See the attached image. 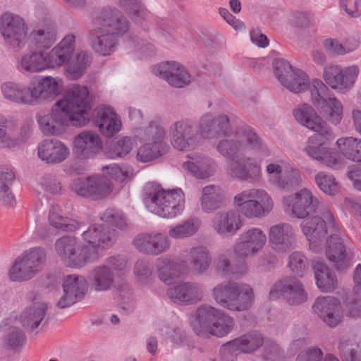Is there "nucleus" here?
I'll return each mask as SVG.
<instances>
[{"mask_svg":"<svg viewBox=\"0 0 361 361\" xmlns=\"http://www.w3.org/2000/svg\"><path fill=\"white\" fill-rule=\"evenodd\" d=\"M62 80L51 76L39 80L30 85L31 106L39 104L42 101L54 98L61 91Z\"/></svg>","mask_w":361,"mask_h":361,"instance_id":"a878e982","label":"nucleus"},{"mask_svg":"<svg viewBox=\"0 0 361 361\" xmlns=\"http://www.w3.org/2000/svg\"><path fill=\"white\" fill-rule=\"evenodd\" d=\"M82 235V238L91 245L90 247L94 249L98 247H111L118 239V233L114 229L96 224L90 225Z\"/></svg>","mask_w":361,"mask_h":361,"instance_id":"393cba45","label":"nucleus"},{"mask_svg":"<svg viewBox=\"0 0 361 361\" xmlns=\"http://www.w3.org/2000/svg\"><path fill=\"white\" fill-rule=\"evenodd\" d=\"M272 65L275 76L290 91L299 93L308 88L309 78L302 70L293 69L290 63L283 59H274Z\"/></svg>","mask_w":361,"mask_h":361,"instance_id":"ddd939ff","label":"nucleus"},{"mask_svg":"<svg viewBox=\"0 0 361 361\" xmlns=\"http://www.w3.org/2000/svg\"><path fill=\"white\" fill-rule=\"evenodd\" d=\"M78 243V240L76 238L70 235L62 236L56 240L55 243L56 252L63 262H66Z\"/></svg>","mask_w":361,"mask_h":361,"instance_id":"e2e57ef3","label":"nucleus"},{"mask_svg":"<svg viewBox=\"0 0 361 361\" xmlns=\"http://www.w3.org/2000/svg\"><path fill=\"white\" fill-rule=\"evenodd\" d=\"M293 116L301 125L317 133L309 137L305 149L306 153L326 166L338 169L341 165L339 159L329 148L324 147L334 138L332 129L327 123L307 104L295 109Z\"/></svg>","mask_w":361,"mask_h":361,"instance_id":"7ed1b4c3","label":"nucleus"},{"mask_svg":"<svg viewBox=\"0 0 361 361\" xmlns=\"http://www.w3.org/2000/svg\"><path fill=\"white\" fill-rule=\"evenodd\" d=\"M198 128L204 137H219L231 132L230 120L228 116L224 114L214 117L212 114L207 113L200 118Z\"/></svg>","mask_w":361,"mask_h":361,"instance_id":"b1692460","label":"nucleus"},{"mask_svg":"<svg viewBox=\"0 0 361 361\" xmlns=\"http://www.w3.org/2000/svg\"><path fill=\"white\" fill-rule=\"evenodd\" d=\"M308 259L300 252H294L289 256L288 267L291 271L302 277L308 268Z\"/></svg>","mask_w":361,"mask_h":361,"instance_id":"69168bd1","label":"nucleus"},{"mask_svg":"<svg viewBox=\"0 0 361 361\" xmlns=\"http://www.w3.org/2000/svg\"><path fill=\"white\" fill-rule=\"evenodd\" d=\"M243 137L246 140L244 145L239 137H233L221 140L217 146L218 152L224 158L232 161L235 159H245L243 152L248 148L255 153L267 154V148L261 139L250 128H245L242 133Z\"/></svg>","mask_w":361,"mask_h":361,"instance_id":"0eeeda50","label":"nucleus"},{"mask_svg":"<svg viewBox=\"0 0 361 361\" xmlns=\"http://www.w3.org/2000/svg\"><path fill=\"white\" fill-rule=\"evenodd\" d=\"M201 221L192 217L180 224L172 226L169 230V236L173 239H184L194 235L200 229Z\"/></svg>","mask_w":361,"mask_h":361,"instance_id":"8fccbe9b","label":"nucleus"},{"mask_svg":"<svg viewBox=\"0 0 361 361\" xmlns=\"http://www.w3.org/2000/svg\"><path fill=\"white\" fill-rule=\"evenodd\" d=\"M102 221L106 222L121 230L127 227L126 217L124 214L116 209H106L100 215Z\"/></svg>","mask_w":361,"mask_h":361,"instance_id":"0e129e2a","label":"nucleus"},{"mask_svg":"<svg viewBox=\"0 0 361 361\" xmlns=\"http://www.w3.org/2000/svg\"><path fill=\"white\" fill-rule=\"evenodd\" d=\"M75 42V35H68L47 54L50 67L67 64L66 72L72 80L80 78L90 64V57L84 51H79L73 57Z\"/></svg>","mask_w":361,"mask_h":361,"instance_id":"39448f33","label":"nucleus"},{"mask_svg":"<svg viewBox=\"0 0 361 361\" xmlns=\"http://www.w3.org/2000/svg\"><path fill=\"white\" fill-rule=\"evenodd\" d=\"M319 216L303 221L302 231L311 243H317L325 239L328 228L331 232H337L338 227L332 212L326 205L319 208Z\"/></svg>","mask_w":361,"mask_h":361,"instance_id":"9b49d317","label":"nucleus"},{"mask_svg":"<svg viewBox=\"0 0 361 361\" xmlns=\"http://www.w3.org/2000/svg\"><path fill=\"white\" fill-rule=\"evenodd\" d=\"M8 274L13 281L17 282L28 281L37 275L20 256L15 259Z\"/></svg>","mask_w":361,"mask_h":361,"instance_id":"4d7b16f0","label":"nucleus"},{"mask_svg":"<svg viewBox=\"0 0 361 361\" xmlns=\"http://www.w3.org/2000/svg\"><path fill=\"white\" fill-rule=\"evenodd\" d=\"M47 309V305L42 302L34 303L25 309L20 315L23 326L27 331L37 329L44 319Z\"/></svg>","mask_w":361,"mask_h":361,"instance_id":"4c0bfd02","label":"nucleus"},{"mask_svg":"<svg viewBox=\"0 0 361 361\" xmlns=\"http://www.w3.org/2000/svg\"><path fill=\"white\" fill-rule=\"evenodd\" d=\"M26 337L23 331L17 326H9L5 331L3 338L4 347L11 351L17 352L24 345Z\"/></svg>","mask_w":361,"mask_h":361,"instance_id":"6e6d98bb","label":"nucleus"},{"mask_svg":"<svg viewBox=\"0 0 361 361\" xmlns=\"http://www.w3.org/2000/svg\"><path fill=\"white\" fill-rule=\"evenodd\" d=\"M157 269L159 279L167 285L172 284L181 274L179 264L167 257L158 259Z\"/></svg>","mask_w":361,"mask_h":361,"instance_id":"09e8293b","label":"nucleus"},{"mask_svg":"<svg viewBox=\"0 0 361 361\" xmlns=\"http://www.w3.org/2000/svg\"><path fill=\"white\" fill-rule=\"evenodd\" d=\"M269 238L271 247L280 252H286L291 250L295 242L293 227L285 223L272 226L269 228Z\"/></svg>","mask_w":361,"mask_h":361,"instance_id":"bb28decb","label":"nucleus"},{"mask_svg":"<svg viewBox=\"0 0 361 361\" xmlns=\"http://www.w3.org/2000/svg\"><path fill=\"white\" fill-rule=\"evenodd\" d=\"M1 90L6 99L18 104L31 105L30 85L6 82L1 85Z\"/></svg>","mask_w":361,"mask_h":361,"instance_id":"e433bc0d","label":"nucleus"},{"mask_svg":"<svg viewBox=\"0 0 361 361\" xmlns=\"http://www.w3.org/2000/svg\"><path fill=\"white\" fill-rule=\"evenodd\" d=\"M30 43L37 49L44 50L49 49L57 39V30L54 23L45 18L39 21L30 32Z\"/></svg>","mask_w":361,"mask_h":361,"instance_id":"5701e85b","label":"nucleus"},{"mask_svg":"<svg viewBox=\"0 0 361 361\" xmlns=\"http://www.w3.org/2000/svg\"><path fill=\"white\" fill-rule=\"evenodd\" d=\"M281 189L290 190L299 185L300 175L298 171L293 169L284 171L279 177L273 180Z\"/></svg>","mask_w":361,"mask_h":361,"instance_id":"680f3d73","label":"nucleus"},{"mask_svg":"<svg viewBox=\"0 0 361 361\" xmlns=\"http://www.w3.org/2000/svg\"><path fill=\"white\" fill-rule=\"evenodd\" d=\"M94 116L96 126L106 137H112L121 130V121L112 109L100 107L97 109Z\"/></svg>","mask_w":361,"mask_h":361,"instance_id":"7c9ffc66","label":"nucleus"},{"mask_svg":"<svg viewBox=\"0 0 361 361\" xmlns=\"http://www.w3.org/2000/svg\"><path fill=\"white\" fill-rule=\"evenodd\" d=\"M93 116L91 99L86 87L74 85L48 111L37 114L39 128L45 135H59L68 126L87 124Z\"/></svg>","mask_w":361,"mask_h":361,"instance_id":"f257e3e1","label":"nucleus"},{"mask_svg":"<svg viewBox=\"0 0 361 361\" xmlns=\"http://www.w3.org/2000/svg\"><path fill=\"white\" fill-rule=\"evenodd\" d=\"M312 309L330 327H335L342 322L343 308L340 301L334 297H318L312 305Z\"/></svg>","mask_w":361,"mask_h":361,"instance_id":"6ab92c4d","label":"nucleus"},{"mask_svg":"<svg viewBox=\"0 0 361 361\" xmlns=\"http://www.w3.org/2000/svg\"><path fill=\"white\" fill-rule=\"evenodd\" d=\"M49 222L53 227L63 231H74L79 228V224L74 219L64 217L61 208L52 205L49 210Z\"/></svg>","mask_w":361,"mask_h":361,"instance_id":"3c124183","label":"nucleus"},{"mask_svg":"<svg viewBox=\"0 0 361 361\" xmlns=\"http://www.w3.org/2000/svg\"><path fill=\"white\" fill-rule=\"evenodd\" d=\"M15 178L16 175L12 167H0V202L4 205L13 206L15 202L14 195L10 189Z\"/></svg>","mask_w":361,"mask_h":361,"instance_id":"a19ab883","label":"nucleus"},{"mask_svg":"<svg viewBox=\"0 0 361 361\" xmlns=\"http://www.w3.org/2000/svg\"><path fill=\"white\" fill-rule=\"evenodd\" d=\"M317 287L322 292H331L337 287V278L326 265L320 262L312 264Z\"/></svg>","mask_w":361,"mask_h":361,"instance_id":"58836bf2","label":"nucleus"},{"mask_svg":"<svg viewBox=\"0 0 361 361\" xmlns=\"http://www.w3.org/2000/svg\"><path fill=\"white\" fill-rule=\"evenodd\" d=\"M234 322L231 317L219 310L218 317L214 319L207 333L218 337L227 335L233 328Z\"/></svg>","mask_w":361,"mask_h":361,"instance_id":"bf43d9fd","label":"nucleus"},{"mask_svg":"<svg viewBox=\"0 0 361 361\" xmlns=\"http://www.w3.org/2000/svg\"><path fill=\"white\" fill-rule=\"evenodd\" d=\"M358 72L356 66L343 68L337 65H329L324 68L323 78L332 89L345 93L353 86Z\"/></svg>","mask_w":361,"mask_h":361,"instance_id":"dca6fc26","label":"nucleus"},{"mask_svg":"<svg viewBox=\"0 0 361 361\" xmlns=\"http://www.w3.org/2000/svg\"><path fill=\"white\" fill-rule=\"evenodd\" d=\"M336 145L341 154L353 162H361V139L344 137L337 140Z\"/></svg>","mask_w":361,"mask_h":361,"instance_id":"a18cd8bd","label":"nucleus"},{"mask_svg":"<svg viewBox=\"0 0 361 361\" xmlns=\"http://www.w3.org/2000/svg\"><path fill=\"white\" fill-rule=\"evenodd\" d=\"M188 158L183 166L196 178L204 179L213 174L214 162L211 158L197 154L188 155Z\"/></svg>","mask_w":361,"mask_h":361,"instance_id":"f704fd0d","label":"nucleus"},{"mask_svg":"<svg viewBox=\"0 0 361 361\" xmlns=\"http://www.w3.org/2000/svg\"><path fill=\"white\" fill-rule=\"evenodd\" d=\"M96 257L97 251L94 247L81 245L78 242L64 264L71 268H82Z\"/></svg>","mask_w":361,"mask_h":361,"instance_id":"ea45409f","label":"nucleus"},{"mask_svg":"<svg viewBox=\"0 0 361 361\" xmlns=\"http://www.w3.org/2000/svg\"><path fill=\"white\" fill-rule=\"evenodd\" d=\"M333 232L329 238L328 247L326 251L327 258L335 264L336 269L339 271H345L350 266L346 259L345 246L341 237Z\"/></svg>","mask_w":361,"mask_h":361,"instance_id":"2f4dec72","label":"nucleus"},{"mask_svg":"<svg viewBox=\"0 0 361 361\" xmlns=\"http://www.w3.org/2000/svg\"><path fill=\"white\" fill-rule=\"evenodd\" d=\"M117 273L113 272L104 264L95 267L91 274L92 286L97 291H105L115 283Z\"/></svg>","mask_w":361,"mask_h":361,"instance_id":"c03bdc74","label":"nucleus"},{"mask_svg":"<svg viewBox=\"0 0 361 361\" xmlns=\"http://www.w3.org/2000/svg\"><path fill=\"white\" fill-rule=\"evenodd\" d=\"M20 256L36 274L42 270L47 260L46 251L42 247L30 248L24 251Z\"/></svg>","mask_w":361,"mask_h":361,"instance_id":"603ef678","label":"nucleus"},{"mask_svg":"<svg viewBox=\"0 0 361 361\" xmlns=\"http://www.w3.org/2000/svg\"><path fill=\"white\" fill-rule=\"evenodd\" d=\"M63 289L82 300L87 290V282L82 276L67 275L64 278Z\"/></svg>","mask_w":361,"mask_h":361,"instance_id":"5fc2aeb1","label":"nucleus"},{"mask_svg":"<svg viewBox=\"0 0 361 361\" xmlns=\"http://www.w3.org/2000/svg\"><path fill=\"white\" fill-rule=\"evenodd\" d=\"M264 343V338L257 331H252L221 345L220 355L224 361H234L241 353H249L257 350Z\"/></svg>","mask_w":361,"mask_h":361,"instance_id":"4468645a","label":"nucleus"},{"mask_svg":"<svg viewBox=\"0 0 361 361\" xmlns=\"http://www.w3.org/2000/svg\"><path fill=\"white\" fill-rule=\"evenodd\" d=\"M219 310L207 305L200 306L195 313V319L192 322L194 332L198 336H204L208 332L214 319L218 317Z\"/></svg>","mask_w":361,"mask_h":361,"instance_id":"c9c22d12","label":"nucleus"},{"mask_svg":"<svg viewBox=\"0 0 361 361\" xmlns=\"http://www.w3.org/2000/svg\"><path fill=\"white\" fill-rule=\"evenodd\" d=\"M118 6L135 21L145 20L148 11L139 0H118Z\"/></svg>","mask_w":361,"mask_h":361,"instance_id":"13d9d810","label":"nucleus"},{"mask_svg":"<svg viewBox=\"0 0 361 361\" xmlns=\"http://www.w3.org/2000/svg\"><path fill=\"white\" fill-rule=\"evenodd\" d=\"M188 261L190 266V269L195 274H203L209 268L211 257L208 250L204 247H195L190 250Z\"/></svg>","mask_w":361,"mask_h":361,"instance_id":"37998d69","label":"nucleus"},{"mask_svg":"<svg viewBox=\"0 0 361 361\" xmlns=\"http://www.w3.org/2000/svg\"><path fill=\"white\" fill-rule=\"evenodd\" d=\"M167 295L174 302L195 304L203 298V288L198 283L185 282L169 288Z\"/></svg>","mask_w":361,"mask_h":361,"instance_id":"c85d7f7f","label":"nucleus"},{"mask_svg":"<svg viewBox=\"0 0 361 361\" xmlns=\"http://www.w3.org/2000/svg\"><path fill=\"white\" fill-rule=\"evenodd\" d=\"M69 149L55 138L46 139L38 145L39 157L47 164H59L69 155Z\"/></svg>","mask_w":361,"mask_h":361,"instance_id":"c756f323","label":"nucleus"},{"mask_svg":"<svg viewBox=\"0 0 361 361\" xmlns=\"http://www.w3.org/2000/svg\"><path fill=\"white\" fill-rule=\"evenodd\" d=\"M212 223L213 228L221 235L234 234L242 226L240 215L234 211L216 213Z\"/></svg>","mask_w":361,"mask_h":361,"instance_id":"72a5a7b5","label":"nucleus"},{"mask_svg":"<svg viewBox=\"0 0 361 361\" xmlns=\"http://www.w3.org/2000/svg\"><path fill=\"white\" fill-rule=\"evenodd\" d=\"M279 295L292 305H300L307 299V293L302 283L292 277L284 278L275 284L269 292V298L276 299Z\"/></svg>","mask_w":361,"mask_h":361,"instance_id":"f3484780","label":"nucleus"},{"mask_svg":"<svg viewBox=\"0 0 361 361\" xmlns=\"http://www.w3.org/2000/svg\"><path fill=\"white\" fill-rule=\"evenodd\" d=\"M169 135L171 145L180 151L194 149L199 139L197 126L187 119L178 121L172 124L169 128Z\"/></svg>","mask_w":361,"mask_h":361,"instance_id":"2eb2a0df","label":"nucleus"},{"mask_svg":"<svg viewBox=\"0 0 361 361\" xmlns=\"http://www.w3.org/2000/svg\"><path fill=\"white\" fill-rule=\"evenodd\" d=\"M314 180L319 188L326 195H334L338 191V184L332 174L320 171L315 175Z\"/></svg>","mask_w":361,"mask_h":361,"instance_id":"052dcab7","label":"nucleus"},{"mask_svg":"<svg viewBox=\"0 0 361 361\" xmlns=\"http://www.w3.org/2000/svg\"><path fill=\"white\" fill-rule=\"evenodd\" d=\"M133 245L141 252L158 255L167 252L171 243L169 237L161 233H141L134 238Z\"/></svg>","mask_w":361,"mask_h":361,"instance_id":"4be33fe9","label":"nucleus"},{"mask_svg":"<svg viewBox=\"0 0 361 361\" xmlns=\"http://www.w3.org/2000/svg\"><path fill=\"white\" fill-rule=\"evenodd\" d=\"M239 211L247 218H260L269 214L274 203L267 192L259 189H249L234 197Z\"/></svg>","mask_w":361,"mask_h":361,"instance_id":"6e6552de","label":"nucleus"},{"mask_svg":"<svg viewBox=\"0 0 361 361\" xmlns=\"http://www.w3.org/2000/svg\"><path fill=\"white\" fill-rule=\"evenodd\" d=\"M70 188L78 195L92 200L106 197L113 190L111 180L101 175L91 176L85 178H78L71 183Z\"/></svg>","mask_w":361,"mask_h":361,"instance_id":"f8f14e48","label":"nucleus"},{"mask_svg":"<svg viewBox=\"0 0 361 361\" xmlns=\"http://www.w3.org/2000/svg\"><path fill=\"white\" fill-rule=\"evenodd\" d=\"M143 200L151 212L166 219L180 214L185 206L184 193L181 189L165 190L156 183L145 185Z\"/></svg>","mask_w":361,"mask_h":361,"instance_id":"20e7f679","label":"nucleus"},{"mask_svg":"<svg viewBox=\"0 0 361 361\" xmlns=\"http://www.w3.org/2000/svg\"><path fill=\"white\" fill-rule=\"evenodd\" d=\"M87 38L93 51L101 56H110L118 46V38L128 32L130 22L116 7H105L94 19Z\"/></svg>","mask_w":361,"mask_h":361,"instance_id":"f03ea898","label":"nucleus"},{"mask_svg":"<svg viewBox=\"0 0 361 361\" xmlns=\"http://www.w3.org/2000/svg\"><path fill=\"white\" fill-rule=\"evenodd\" d=\"M329 92V89L322 81L313 80L311 90L313 104L330 123L336 126L343 118V105Z\"/></svg>","mask_w":361,"mask_h":361,"instance_id":"1a4fd4ad","label":"nucleus"},{"mask_svg":"<svg viewBox=\"0 0 361 361\" xmlns=\"http://www.w3.org/2000/svg\"><path fill=\"white\" fill-rule=\"evenodd\" d=\"M251 159L245 156V159H235L231 161L228 171L233 178L240 180L253 181L260 172L259 166L256 163H250Z\"/></svg>","mask_w":361,"mask_h":361,"instance_id":"473e14b6","label":"nucleus"},{"mask_svg":"<svg viewBox=\"0 0 361 361\" xmlns=\"http://www.w3.org/2000/svg\"><path fill=\"white\" fill-rule=\"evenodd\" d=\"M239 240L234 247L235 254L238 258L246 259L255 255L263 248L267 236L260 228H252L242 233Z\"/></svg>","mask_w":361,"mask_h":361,"instance_id":"a211bd4d","label":"nucleus"},{"mask_svg":"<svg viewBox=\"0 0 361 361\" xmlns=\"http://www.w3.org/2000/svg\"><path fill=\"white\" fill-rule=\"evenodd\" d=\"M21 68L29 73L39 72L50 67L48 56L39 51H31L22 56Z\"/></svg>","mask_w":361,"mask_h":361,"instance_id":"49530a36","label":"nucleus"},{"mask_svg":"<svg viewBox=\"0 0 361 361\" xmlns=\"http://www.w3.org/2000/svg\"><path fill=\"white\" fill-rule=\"evenodd\" d=\"M165 134L166 132L163 127L156 122H151L149 126L143 130L142 139L149 143H154L158 141L165 142L164 141Z\"/></svg>","mask_w":361,"mask_h":361,"instance_id":"338daca9","label":"nucleus"},{"mask_svg":"<svg viewBox=\"0 0 361 361\" xmlns=\"http://www.w3.org/2000/svg\"><path fill=\"white\" fill-rule=\"evenodd\" d=\"M214 300L231 311L242 312L250 309L254 302L252 288L233 281L218 284L212 290Z\"/></svg>","mask_w":361,"mask_h":361,"instance_id":"423d86ee","label":"nucleus"},{"mask_svg":"<svg viewBox=\"0 0 361 361\" xmlns=\"http://www.w3.org/2000/svg\"><path fill=\"white\" fill-rule=\"evenodd\" d=\"M134 145V140L128 136L112 140L104 148L105 154L111 159L123 158L130 153Z\"/></svg>","mask_w":361,"mask_h":361,"instance_id":"de8ad7c7","label":"nucleus"},{"mask_svg":"<svg viewBox=\"0 0 361 361\" xmlns=\"http://www.w3.org/2000/svg\"><path fill=\"white\" fill-rule=\"evenodd\" d=\"M223 195L220 188L214 185L204 187L200 198L202 209L206 213L213 212L219 209L223 203Z\"/></svg>","mask_w":361,"mask_h":361,"instance_id":"79ce46f5","label":"nucleus"},{"mask_svg":"<svg viewBox=\"0 0 361 361\" xmlns=\"http://www.w3.org/2000/svg\"><path fill=\"white\" fill-rule=\"evenodd\" d=\"M154 74L174 87H184L191 82V75L185 68L175 61H166L153 68Z\"/></svg>","mask_w":361,"mask_h":361,"instance_id":"aec40b11","label":"nucleus"},{"mask_svg":"<svg viewBox=\"0 0 361 361\" xmlns=\"http://www.w3.org/2000/svg\"><path fill=\"white\" fill-rule=\"evenodd\" d=\"M0 32L6 46L15 51L23 49L28 40V27L18 15L4 13L0 18Z\"/></svg>","mask_w":361,"mask_h":361,"instance_id":"9d476101","label":"nucleus"},{"mask_svg":"<svg viewBox=\"0 0 361 361\" xmlns=\"http://www.w3.org/2000/svg\"><path fill=\"white\" fill-rule=\"evenodd\" d=\"M101 149V139L94 132H82L75 138L73 151L79 159H88L92 158Z\"/></svg>","mask_w":361,"mask_h":361,"instance_id":"cd10ccee","label":"nucleus"},{"mask_svg":"<svg viewBox=\"0 0 361 361\" xmlns=\"http://www.w3.org/2000/svg\"><path fill=\"white\" fill-rule=\"evenodd\" d=\"M358 42L355 40L352 47H349L348 44L343 46L334 39H326L323 42V45L326 51L338 55L354 51L358 47Z\"/></svg>","mask_w":361,"mask_h":361,"instance_id":"774afa93","label":"nucleus"},{"mask_svg":"<svg viewBox=\"0 0 361 361\" xmlns=\"http://www.w3.org/2000/svg\"><path fill=\"white\" fill-rule=\"evenodd\" d=\"M167 150V144L160 142H146L141 146L136 155L137 160L140 162L146 163L164 154Z\"/></svg>","mask_w":361,"mask_h":361,"instance_id":"864d4df0","label":"nucleus"},{"mask_svg":"<svg viewBox=\"0 0 361 361\" xmlns=\"http://www.w3.org/2000/svg\"><path fill=\"white\" fill-rule=\"evenodd\" d=\"M283 203L290 207L293 214L299 219L307 217L314 212L319 207L317 198L305 189L296 192L294 196L284 197Z\"/></svg>","mask_w":361,"mask_h":361,"instance_id":"412c9836","label":"nucleus"}]
</instances>
